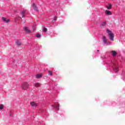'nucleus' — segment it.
<instances>
[{
    "instance_id": "f257e3e1",
    "label": "nucleus",
    "mask_w": 125,
    "mask_h": 125,
    "mask_svg": "<svg viewBox=\"0 0 125 125\" xmlns=\"http://www.w3.org/2000/svg\"><path fill=\"white\" fill-rule=\"evenodd\" d=\"M106 32L108 33V35L109 36V39L110 40V41H114V34L112 33V31H110V30L107 29Z\"/></svg>"
},
{
    "instance_id": "f03ea898",
    "label": "nucleus",
    "mask_w": 125,
    "mask_h": 125,
    "mask_svg": "<svg viewBox=\"0 0 125 125\" xmlns=\"http://www.w3.org/2000/svg\"><path fill=\"white\" fill-rule=\"evenodd\" d=\"M22 89H27L29 87V84L28 83H24L22 85Z\"/></svg>"
},
{
    "instance_id": "7ed1b4c3",
    "label": "nucleus",
    "mask_w": 125,
    "mask_h": 125,
    "mask_svg": "<svg viewBox=\"0 0 125 125\" xmlns=\"http://www.w3.org/2000/svg\"><path fill=\"white\" fill-rule=\"evenodd\" d=\"M30 105H31L32 107H37L38 106V104L34 102H32L30 103Z\"/></svg>"
},
{
    "instance_id": "20e7f679",
    "label": "nucleus",
    "mask_w": 125,
    "mask_h": 125,
    "mask_svg": "<svg viewBox=\"0 0 125 125\" xmlns=\"http://www.w3.org/2000/svg\"><path fill=\"white\" fill-rule=\"evenodd\" d=\"M2 20L3 21H4V22H5V23H8V22H9V21H10L9 19H7L5 18V17H2Z\"/></svg>"
},
{
    "instance_id": "39448f33",
    "label": "nucleus",
    "mask_w": 125,
    "mask_h": 125,
    "mask_svg": "<svg viewBox=\"0 0 125 125\" xmlns=\"http://www.w3.org/2000/svg\"><path fill=\"white\" fill-rule=\"evenodd\" d=\"M42 77V73L41 74H38L36 76V79H41Z\"/></svg>"
},
{
    "instance_id": "423d86ee",
    "label": "nucleus",
    "mask_w": 125,
    "mask_h": 125,
    "mask_svg": "<svg viewBox=\"0 0 125 125\" xmlns=\"http://www.w3.org/2000/svg\"><path fill=\"white\" fill-rule=\"evenodd\" d=\"M24 30L25 31V32H26V33H28V34H30L31 33V30H30V29H29V28L27 27H24Z\"/></svg>"
},
{
    "instance_id": "0eeeda50",
    "label": "nucleus",
    "mask_w": 125,
    "mask_h": 125,
    "mask_svg": "<svg viewBox=\"0 0 125 125\" xmlns=\"http://www.w3.org/2000/svg\"><path fill=\"white\" fill-rule=\"evenodd\" d=\"M105 14H106L107 15H112V13H111V11H110L106 10V11H105Z\"/></svg>"
},
{
    "instance_id": "6e6552de",
    "label": "nucleus",
    "mask_w": 125,
    "mask_h": 125,
    "mask_svg": "<svg viewBox=\"0 0 125 125\" xmlns=\"http://www.w3.org/2000/svg\"><path fill=\"white\" fill-rule=\"evenodd\" d=\"M53 106L55 108V109H56V110L59 111V104H55V105Z\"/></svg>"
},
{
    "instance_id": "1a4fd4ad",
    "label": "nucleus",
    "mask_w": 125,
    "mask_h": 125,
    "mask_svg": "<svg viewBox=\"0 0 125 125\" xmlns=\"http://www.w3.org/2000/svg\"><path fill=\"white\" fill-rule=\"evenodd\" d=\"M111 53L113 56H117V52L115 51H112Z\"/></svg>"
},
{
    "instance_id": "9d476101",
    "label": "nucleus",
    "mask_w": 125,
    "mask_h": 125,
    "mask_svg": "<svg viewBox=\"0 0 125 125\" xmlns=\"http://www.w3.org/2000/svg\"><path fill=\"white\" fill-rule=\"evenodd\" d=\"M105 25H106V22H103L100 25L101 28H104Z\"/></svg>"
},
{
    "instance_id": "9b49d317",
    "label": "nucleus",
    "mask_w": 125,
    "mask_h": 125,
    "mask_svg": "<svg viewBox=\"0 0 125 125\" xmlns=\"http://www.w3.org/2000/svg\"><path fill=\"white\" fill-rule=\"evenodd\" d=\"M103 41L104 43H106L107 42V39H106V37L103 36Z\"/></svg>"
},
{
    "instance_id": "f8f14e48",
    "label": "nucleus",
    "mask_w": 125,
    "mask_h": 125,
    "mask_svg": "<svg viewBox=\"0 0 125 125\" xmlns=\"http://www.w3.org/2000/svg\"><path fill=\"white\" fill-rule=\"evenodd\" d=\"M33 9L34 10H36V11H38V7L36 5H35V3H33Z\"/></svg>"
},
{
    "instance_id": "ddd939ff",
    "label": "nucleus",
    "mask_w": 125,
    "mask_h": 125,
    "mask_svg": "<svg viewBox=\"0 0 125 125\" xmlns=\"http://www.w3.org/2000/svg\"><path fill=\"white\" fill-rule=\"evenodd\" d=\"M26 11H23L21 14V16H22V18H23V17H24L25 16V13Z\"/></svg>"
},
{
    "instance_id": "4468645a",
    "label": "nucleus",
    "mask_w": 125,
    "mask_h": 125,
    "mask_svg": "<svg viewBox=\"0 0 125 125\" xmlns=\"http://www.w3.org/2000/svg\"><path fill=\"white\" fill-rule=\"evenodd\" d=\"M16 43L17 45H19V46L21 45V42H19V41H17L16 42Z\"/></svg>"
},
{
    "instance_id": "2eb2a0df",
    "label": "nucleus",
    "mask_w": 125,
    "mask_h": 125,
    "mask_svg": "<svg viewBox=\"0 0 125 125\" xmlns=\"http://www.w3.org/2000/svg\"><path fill=\"white\" fill-rule=\"evenodd\" d=\"M112 8V5L111 4H109V6L107 7V9H111Z\"/></svg>"
},
{
    "instance_id": "dca6fc26",
    "label": "nucleus",
    "mask_w": 125,
    "mask_h": 125,
    "mask_svg": "<svg viewBox=\"0 0 125 125\" xmlns=\"http://www.w3.org/2000/svg\"><path fill=\"white\" fill-rule=\"evenodd\" d=\"M114 72H119V68L118 67H116L114 68Z\"/></svg>"
},
{
    "instance_id": "f3484780",
    "label": "nucleus",
    "mask_w": 125,
    "mask_h": 125,
    "mask_svg": "<svg viewBox=\"0 0 125 125\" xmlns=\"http://www.w3.org/2000/svg\"><path fill=\"white\" fill-rule=\"evenodd\" d=\"M48 73L49 74V75H50V76H52V71H48Z\"/></svg>"
},
{
    "instance_id": "a211bd4d",
    "label": "nucleus",
    "mask_w": 125,
    "mask_h": 125,
    "mask_svg": "<svg viewBox=\"0 0 125 125\" xmlns=\"http://www.w3.org/2000/svg\"><path fill=\"white\" fill-rule=\"evenodd\" d=\"M35 86L36 87H39L40 86V83H37L35 84Z\"/></svg>"
},
{
    "instance_id": "6ab92c4d",
    "label": "nucleus",
    "mask_w": 125,
    "mask_h": 125,
    "mask_svg": "<svg viewBox=\"0 0 125 125\" xmlns=\"http://www.w3.org/2000/svg\"><path fill=\"white\" fill-rule=\"evenodd\" d=\"M43 31L45 32V33H46V32H47V28H45V27H44L43 28Z\"/></svg>"
},
{
    "instance_id": "aec40b11",
    "label": "nucleus",
    "mask_w": 125,
    "mask_h": 125,
    "mask_svg": "<svg viewBox=\"0 0 125 125\" xmlns=\"http://www.w3.org/2000/svg\"><path fill=\"white\" fill-rule=\"evenodd\" d=\"M0 109L1 110H2V109H3V105L1 104L0 105Z\"/></svg>"
},
{
    "instance_id": "412c9836",
    "label": "nucleus",
    "mask_w": 125,
    "mask_h": 125,
    "mask_svg": "<svg viewBox=\"0 0 125 125\" xmlns=\"http://www.w3.org/2000/svg\"><path fill=\"white\" fill-rule=\"evenodd\" d=\"M37 38H41V34H38L37 35Z\"/></svg>"
},
{
    "instance_id": "4be33fe9",
    "label": "nucleus",
    "mask_w": 125,
    "mask_h": 125,
    "mask_svg": "<svg viewBox=\"0 0 125 125\" xmlns=\"http://www.w3.org/2000/svg\"><path fill=\"white\" fill-rule=\"evenodd\" d=\"M57 19V18H56V17H55V18H54V22L55 21H56V20Z\"/></svg>"
},
{
    "instance_id": "5701e85b",
    "label": "nucleus",
    "mask_w": 125,
    "mask_h": 125,
    "mask_svg": "<svg viewBox=\"0 0 125 125\" xmlns=\"http://www.w3.org/2000/svg\"><path fill=\"white\" fill-rule=\"evenodd\" d=\"M114 65H116V64H115V63H114Z\"/></svg>"
},
{
    "instance_id": "b1692460",
    "label": "nucleus",
    "mask_w": 125,
    "mask_h": 125,
    "mask_svg": "<svg viewBox=\"0 0 125 125\" xmlns=\"http://www.w3.org/2000/svg\"><path fill=\"white\" fill-rule=\"evenodd\" d=\"M98 51H99V50H98Z\"/></svg>"
}]
</instances>
